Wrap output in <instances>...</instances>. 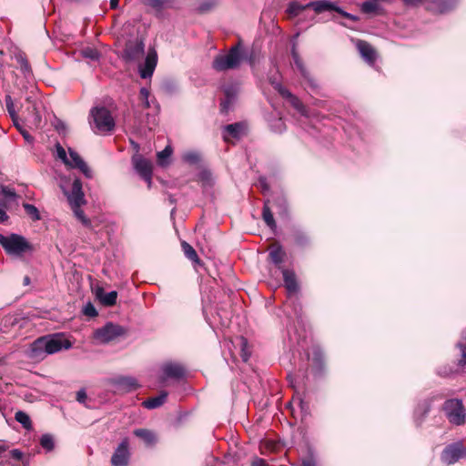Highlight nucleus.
Masks as SVG:
<instances>
[{
    "label": "nucleus",
    "mask_w": 466,
    "mask_h": 466,
    "mask_svg": "<svg viewBox=\"0 0 466 466\" xmlns=\"http://www.w3.org/2000/svg\"><path fill=\"white\" fill-rule=\"evenodd\" d=\"M72 347L71 342L61 333L42 336L30 344L28 357L35 360H42L46 356L55 354L63 349Z\"/></svg>",
    "instance_id": "obj_1"
},
{
    "label": "nucleus",
    "mask_w": 466,
    "mask_h": 466,
    "mask_svg": "<svg viewBox=\"0 0 466 466\" xmlns=\"http://www.w3.org/2000/svg\"><path fill=\"white\" fill-rule=\"evenodd\" d=\"M0 245L6 254L12 256H22L26 252L35 250L33 245L22 235L11 233L8 236L0 234Z\"/></svg>",
    "instance_id": "obj_2"
},
{
    "label": "nucleus",
    "mask_w": 466,
    "mask_h": 466,
    "mask_svg": "<svg viewBox=\"0 0 466 466\" xmlns=\"http://www.w3.org/2000/svg\"><path fill=\"white\" fill-rule=\"evenodd\" d=\"M242 46L238 44L232 46L226 55L217 56L212 67L217 71H227L238 68L242 61Z\"/></svg>",
    "instance_id": "obj_3"
},
{
    "label": "nucleus",
    "mask_w": 466,
    "mask_h": 466,
    "mask_svg": "<svg viewBox=\"0 0 466 466\" xmlns=\"http://www.w3.org/2000/svg\"><path fill=\"white\" fill-rule=\"evenodd\" d=\"M94 128L99 133L111 132L116 126L111 112L105 106L93 107L90 111Z\"/></svg>",
    "instance_id": "obj_4"
},
{
    "label": "nucleus",
    "mask_w": 466,
    "mask_h": 466,
    "mask_svg": "<svg viewBox=\"0 0 466 466\" xmlns=\"http://www.w3.org/2000/svg\"><path fill=\"white\" fill-rule=\"evenodd\" d=\"M127 328L113 322H107L102 328L95 330L94 338L100 343L106 344L119 337L127 335Z\"/></svg>",
    "instance_id": "obj_5"
},
{
    "label": "nucleus",
    "mask_w": 466,
    "mask_h": 466,
    "mask_svg": "<svg viewBox=\"0 0 466 466\" xmlns=\"http://www.w3.org/2000/svg\"><path fill=\"white\" fill-rule=\"evenodd\" d=\"M443 410L451 423L461 425L465 422V410L461 400H446L443 404Z\"/></svg>",
    "instance_id": "obj_6"
},
{
    "label": "nucleus",
    "mask_w": 466,
    "mask_h": 466,
    "mask_svg": "<svg viewBox=\"0 0 466 466\" xmlns=\"http://www.w3.org/2000/svg\"><path fill=\"white\" fill-rule=\"evenodd\" d=\"M311 11H313V15L320 14V1L309 2L306 5L292 2L287 8V13L290 17H299L304 13H309Z\"/></svg>",
    "instance_id": "obj_7"
},
{
    "label": "nucleus",
    "mask_w": 466,
    "mask_h": 466,
    "mask_svg": "<svg viewBox=\"0 0 466 466\" xmlns=\"http://www.w3.org/2000/svg\"><path fill=\"white\" fill-rule=\"evenodd\" d=\"M129 440L124 438L119 445L115 449L111 457L113 466H127L130 459Z\"/></svg>",
    "instance_id": "obj_8"
},
{
    "label": "nucleus",
    "mask_w": 466,
    "mask_h": 466,
    "mask_svg": "<svg viewBox=\"0 0 466 466\" xmlns=\"http://www.w3.org/2000/svg\"><path fill=\"white\" fill-rule=\"evenodd\" d=\"M161 370L163 374L159 378V382L162 384H165L169 379L175 380H182L186 375L185 368L182 365L174 362H167L164 364Z\"/></svg>",
    "instance_id": "obj_9"
},
{
    "label": "nucleus",
    "mask_w": 466,
    "mask_h": 466,
    "mask_svg": "<svg viewBox=\"0 0 466 466\" xmlns=\"http://www.w3.org/2000/svg\"><path fill=\"white\" fill-rule=\"evenodd\" d=\"M133 164L136 171L147 183V187H150L153 174L151 162L142 157H137L133 159Z\"/></svg>",
    "instance_id": "obj_10"
},
{
    "label": "nucleus",
    "mask_w": 466,
    "mask_h": 466,
    "mask_svg": "<svg viewBox=\"0 0 466 466\" xmlns=\"http://www.w3.org/2000/svg\"><path fill=\"white\" fill-rule=\"evenodd\" d=\"M140 2L148 12L157 17H162L166 9L174 7V0H140Z\"/></svg>",
    "instance_id": "obj_11"
},
{
    "label": "nucleus",
    "mask_w": 466,
    "mask_h": 466,
    "mask_svg": "<svg viewBox=\"0 0 466 466\" xmlns=\"http://www.w3.org/2000/svg\"><path fill=\"white\" fill-rule=\"evenodd\" d=\"M283 275L284 286L287 289L289 297L297 296L299 291V285L296 274L293 270L288 268H281Z\"/></svg>",
    "instance_id": "obj_12"
},
{
    "label": "nucleus",
    "mask_w": 466,
    "mask_h": 466,
    "mask_svg": "<svg viewBox=\"0 0 466 466\" xmlns=\"http://www.w3.org/2000/svg\"><path fill=\"white\" fill-rule=\"evenodd\" d=\"M463 456V451L460 444H451L447 446L441 456V461L451 465L458 461Z\"/></svg>",
    "instance_id": "obj_13"
},
{
    "label": "nucleus",
    "mask_w": 466,
    "mask_h": 466,
    "mask_svg": "<svg viewBox=\"0 0 466 466\" xmlns=\"http://www.w3.org/2000/svg\"><path fill=\"white\" fill-rule=\"evenodd\" d=\"M144 44L141 41L129 42L124 50L123 57L126 61L138 60L144 55Z\"/></svg>",
    "instance_id": "obj_14"
},
{
    "label": "nucleus",
    "mask_w": 466,
    "mask_h": 466,
    "mask_svg": "<svg viewBox=\"0 0 466 466\" xmlns=\"http://www.w3.org/2000/svg\"><path fill=\"white\" fill-rule=\"evenodd\" d=\"M66 165L73 168H78L87 178L92 177V171L87 166V164L83 160V158L78 155V153L70 148L68 163H66Z\"/></svg>",
    "instance_id": "obj_15"
},
{
    "label": "nucleus",
    "mask_w": 466,
    "mask_h": 466,
    "mask_svg": "<svg viewBox=\"0 0 466 466\" xmlns=\"http://www.w3.org/2000/svg\"><path fill=\"white\" fill-rule=\"evenodd\" d=\"M110 383L115 387L116 390L126 392L137 390L139 387L137 380L132 377L122 376L115 378L110 380Z\"/></svg>",
    "instance_id": "obj_16"
},
{
    "label": "nucleus",
    "mask_w": 466,
    "mask_h": 466,
    "mask_svg": "<svg viewBox=\"0 0 466 466\" xmlns=\"http://www.w3.org/2000/svg\"><path fill=\"white\" fill-rule=\"evenodd\" d=\"M67 199L71 208L76 207V205L82 206L86 203L82 191V183L79 179L74 180L71 192L67 194Z\"/></svg>",
    "instance_id": "obj_17"
},
{
    "label": "nucleus",
    "mask_w": 466,
    "mask_h": 466,
    "mask_svg": "<svg viewBox=\"0 0 466 466\" xmlns=\"http://www.w3.org/2000/svg\"><path fill=\"white\" fill-rule=\"evenodd\" d=\"M0 208L6 211L11 203H16L18 196L15 191L8 187H1Z\"/></svg>",
    "instance_id": "obj_18"
},
{
    "label": "nucleus",
    "mask_w": 466,
    "mask_h": 466,
    "mask_svg": "<svg viewBox=\"0 0 466 466\" xmlns=\"http://www.w3.org/2000/svg\"><path fill=\"white\" fill-rule=\"evenodd\" d=\"M357 48L362 58L369 64H373L376 60V52L374 48L366 41L359 40L356 44Z\"/></svg>",
    "instance_id": "obj_19"
},
{
    "label": "nucleus",
    "mask_w": 466,
    "mask_h": 466,
    "mask_svg": "<svg viewBox=\"0 0 466 466\" xmlns=\"http://www.w3.org/2000/svg\"><path fill=\"white\" fill-rule=\"evenodd\" d=\"M279 95L285 98L295 109L304 115L306 113L302 102L298 96L293 95L288 88L279 86Z\"/></svg>",
    "instance_id": "obj_20"
},
{
    "label": "nucleus",
    "mask_w": 466,
    "mask_h": 466,
    "mask_svg": "<svg viewBox=\"0 0 466 466\" xmlns=\"http://www.w3.org/2000/svg\"><path fill=\"white\" fill-rule=\"evenodd\" d=\"M157 66L156 55L148 54L146 57L145 63L139 67V74L142 78H148L153 75Z\"/></svg>",
    "instance_id": "obj_21"
},
{
    "label": "nucleus",
    "mask_w": 466,
    "mask_h": 466,
    "mask_svg": "<svg viewBox=\"0 0 466 466\" xmlns=\"http://www.w3.org/2000/svg\"><path fill=\"white\" fill-rule=\"evenodd\" d=\"M269 258L270 261L275 264L279 269H281V264L284 262L286 258V252L282 248L281 246L276 245L271 247L269 249Z\"/></svg>",
    "instance_id": "obj_22"
},
{
    "label": "nucleus",
    "mask_w": 466,
    "mask_h": 466,
    "mask_svg": "<svg viewBox=\"0 0 466 466\" xmlns=\"http://www.w3.org/2000/svg\"><path fill=\"white\" fill-rule=\"evenodd\" d=\"M96 295L104 306L111 307L116 303L117 292L115 290L106 293L103 289H97Z\"/></svg>",
    "instance_id": "obj_23"
},
{
    "label": "nucleus",
    "mask_w": 466,
    "mask_h": 466,
    "mask_svg": "<svg viewBox=\"0 0 466 466\" xmlns=\"http://www.w3.org/2000/svg\"><path fill=\"white\" fill-rule=\"evenodd\" d=\"M167 398V392L161 391L159 395L144 400L142 405H143V407H145L146 409H148V410L157 409V408L162 406L166 402Z\"/></svg>",
    "instance_id": "obj_24"
},
{
    "label": "nucleus",
    "mask_w": 466,
    "mask_h": 466,
    "mask_svg": "<svg viewBox=\"0 0 466 466\" xmlns=\"http://www.w3.org/2000/svg\"><path fill=\"white\" fill-rule=\"evenodd\" d=\"M292 57H293L294 64L296 65V66L299 70V72L301 73L302 76L308 81L309 86H311L312 88L317 87V86L314 85L312 83V80L309 78V73L306 70V68L302 63V60L300 59L299 54L296 52L295 48L292 49Z\"/></svg>",
    "instance_id": "obj_25"
},
{
    "label": "nucleus",
    "mask_w": 466,
    "mask_h": 466,
    "mask_svg": "<svg viewBox=\"0 0 466 466\" xmlns=\"http://www.w3.org/2000/svg\"><path fill=\"white\" fill-rule=\"evenodd\" d=\"M134 435L140 438L147 445L151 446L156 442V436L153 431L147 429H136Z\"/></svg>",
    "instance_id": "obj_26"
},
{
    "label": "nucleus",
    "mask_w": 466,
    "mask_h": 466,
    "mask_svg": "<svg viewBox=\"0 0 466 466\" xmlns=\"http://www.w3.org/2000/svg\"><path fill=\"white\" fill-rule=\"evenodd\" d=\"M269 200L265 201L262 210V218L265 223L272 229L275 230L277 228L276 221L273 218V214L268 206Z\"/></svg>",
    "instance_id": "obj_27"
},
{
    "label": "nucleus",
    "mask_w": 466,
    "mask_h": 466,
    "mask_svg": "<svg viewBox=\"0 0 466 466\" xmlns=\"http://www.w3.org/2000/svg\"><path fill=\"white\" fill-rule=\"evenodd\" d=\"M273 203L275 207L278 208V213L279 215L286 216L288 214V201L283 194H278L274 198Z\"/></svg>",
    "instance_id": "obj_28"
},
{
    "label": "nucleus",
    "mask_w": 466,
    "mask_h": 466,
    "mask_svg": "<svg viewBox=\"0 0 466 466\" xmlns=\"http://www.w3.org/2000/svg\"><path fill=\"white\" fill-rule=\"evenodd\" d=\"M173 153V148L167 145L162 151L157 152V163L161 167H167L169 164V158Z\"/></svg>",
    "instance_id": "obj_29"
},
{
    "label": "nucleus",
    "mask_w": 466,
    "mask_h": 466,
    "mask_svg": "<svg viewBox=\"0 0 466 466\" xmlns=\"http://www.w3.org/2000/svg\"><path fill=\"white\" fill-rule=\"evenodd\" d=\"M15 58L20 66V69L25 76L30 75L32 73L30 64L24 53L19 52L15 54Z\"/></svg>",
    "instance_id": "obj_30"
},
{
    "label": "nucleus",
    "mask_w": 466,
    "mask_h": 466,
    "mask_svg": "<svg viewBox=\"0 0 466 466\" xmlns=\"http://www.w3.org/2000/svg\"><path fill=\"white\" fill-rule=\"evenodd\" d=\"M181 248H182V250H183L185 256L189 260H191L192 262L197 263V264L199 263L200 260H199V258H198V256L197 254V251L195 250V248L190 244H188L186 241H182Z\"/></svg>",
    "instance_id": "obj_31"
},
{
    "label": "nucleus",
    "mask_w": 466,
    "mask_h": 466,
    "mask_svg": "<svg viewBox=\"0 0 466 466\" xmlns=\"http://www.w3.org/2000/svg\"><path fill=\"white\" fill-rule=\"evenodd\" d=\"M329 10H335L337 11L338 13L341 14L344 17H347V18H350L353 21H356L357 20V17L347 13V12H344L342 11L340 8L339 7H335L334 5L329 2V1H327V0H322V12L323 11H329Z\"/></svg>",
    "instance_id": "obj_32"
},
{
    "label": "nucleus",
    "mask_w": 466,
    "mask_h": 466,
    "mask_svg": "<svg viewBox=\"0 0 466 466\" xmlns=\"http://www.w3.org/2000/svg\"><path fill=\"white\" fill-rule=\"evenodd\" d=\"M244 125L242 123H234L225 127V130L235 138L240 137Z\"/></svg>",
    "instance_id": "obj_33"
},
{
    "label": "nucleus",
    "mask_w": 466,
    "mask_h": 466,
    "mask_svg": "<svg viewBox=\"0 0 466 466\" xmlns=\"http://www.w3.org/2000/svg\"><path fill=\"white\" fill-rule=\"evenodd\" d=\"M15 419L16 421L21 423L25 429L30 430L32 428V421L30 417L25 412L22 410L16 411L15 414Z\"/></svg>",
    "instance_id": "obj_34"
},
{
    "label": "nucleus",
    "mask_w": 466,
    "mask_h": 466,
    "mask_svg": "<svg viewBox=\"0 0 466 466\" xmlns=\"http://www.w3.org/2000/svg\"><path fill=\"white\" fill-rule=\"evenodd\" d=\"M239 343H240V348H241V358H242V360L244 362H247L250 356H251V351L249 350V346H248V339L244 337H240L239 338Z\"/></svg>",
    "instance_id": "obj_35"
},
{
    "label": "nucleus",
    "mask_w": 466,
    "mask_h": 466,
    "mask_svg": "<svg viewBox=\"0 0 466 466\" xmlns=\"http://www.w3.org/2000/svg\"><path fill=\"white\" fill-rule=\"evenodd\" d=\"M71 208L76 218L79 219L84 226L87 228L91 227V221L89 218L86 217L84 211L81 209V206L76 205V207H73Z\"/></svg>",
    "instance_id": "obj_36"
},
{
    "label": "nucleus",
    "mask_w": 466,
    "mask_h": 466,
    "mask_svg": "<svg viewBox=\"0 0 466 466\" xmlns=\"http://www.w3.org/2000/svg\"><path fill=\"white\" fill-rule=\"evenodd\" d=\"M23 207L26 212V214L34 220L37 221L41 219L40 213L37 208L29 203H24Z\"/></svg>",
    "instance_id": "obj_37"
},
{
    "label": "nucleus",
    "mask_w": 466,
    "mask_h": 466,
    "mask_svg": "<svg viewBox=\"0 0 466 466\" xmlns=\"http://www.w3.org/2000/svg\"><path fill=\"white\" fill-rule=\"evenodd\" d=\"M41 446L46 451H51L55 448L54 438L50 434H44L40 439Z\"/></svg>",
    "instance_id": "obj_38"
},
{
    "label": "nucleus",
    "mask_w": 466,
    "mask_h": 466,
    "mask_svg": "<svg viewBox=\"0 0 466 466\" xmlns=\"http://www.w3.org/2000/svg\"><path fill=\"white\" fill-rule=\"evenodd\" d=\"M83 57L90 59L92 61H97L100 57L99 52L91 47L85 48L81 51Z\"/></svg>",
    "instance_id": "obj_39"
},
{
    "label": "nucleus",
    "mask_w": 466,
    "mask_h": 466,
    "mask_svg": "<svg viewBox=\"0 0 466 466\" xmlns=\"http://www.w3.org/2000/svg\"><path fill=\"white\" fill-rule=\"evenodd\" d=\"M5 105H6L7 111H8L12 120L15 121L17 119V115L15 110L13 99H12L11 96H9V95H7L5 96Z\"/></svg>",
    "instance_id": "obj_40"
},
{
    "label": "nucleus",
    "mask_w": 466,
    "mask_h": 466,
    "mask_svg": "<svg viewBox=\"0 0 466 466\" xmlns=\"http://www.w3.org/2000/svg\"><path fill=\"white\" fill-rule=\"evenodd\" d=\"M216 5H217L216 0H208V1L203 2L198 7V12L199 14H204V13L209 12L216 6Z\"/></svg>",
    "instance_id": "obj_41"
},
{
    "label": "nucleus",
    "mask_w": 466,
    "mask_h": 466,
    "mask_svg": "<svg viewBox=\"0 0 466 466\" xmlns=\"http://www.w3.org/2000/svg\"><path fill=\"white\" fill-rule=\"evenodd\" d=\"M378 9V5L375 2L366 1L361 5V11L366 14L373 13Z\"/></svg>",
    "instance_id": "obj_42"
},
{
    "label": "nucleus",
    "mask_w": 466,
    "mask_h": 466,
    "mask_svg": "<svg viewBox=\"0 0 466 466\" xmlns=\"http://www.w3.org/2000/svg\"><path fill=\"white\" fill-rule=\"evenodd\" d=\"M139 94H140V98H141L144 107L148 108L150 106L149 100H148L149 91L147 88L142 87L140 89Z\"/></svg>",
    "instance_id": "obj_43"
},
{
    "label": "nucleus",
    "mask_w": 466,
    "mask_h": 466,
    "mask_svg": "<svg viewBox=\"0 0 466 466\" xmlns=\"http://www.w3.org/2000/svg\"><path fill=\"white\" fill-rule=\"evenodd\" d=\"M183 160L189 164H196L199 160V156L194 152H188L184 154Z\"/></svg>",
    "instance_id": "obj_44"
},
{
    "label": "nucleus",
    "mask_w": 466,
    "mask_h": 466,
    "mask_svg": "<svg viewBox=\"0 0 466 466\" xmlns=\"http://www.w3.org/2000/svg\"><path fill=\"white\" fill-rule=\"evenodd\" d=\"M300 466H318V461L311 453L302 460Z\"/></svg>",
    "instance_id": "obj_45"
},
{
    "label": "nucleus",
    "mask_w": 466,
    "mask_h": 466,
    "mask_svg": "<svg viewBox=\"0 0 466 466\" xmlns=\"http://www.w3.org/2000/svg\"><path fill=\"white\" fill-rule=\"evenodd\" d=\"M56 153H57V157L66 164V163H68V157L66 156V150L64 149V147L60 145V144H57L56 145Z\"/></svg>",
    "instance_id": "obj_46"
},
{
    "label": "nucleus",
    "mask_w": 466,
    "mask_h": 466,
    "mask_svg": "<svg viewBox=\"0 0 466 466\" xmlns=\"http://www.w3.org/2000/svg\"><path fill=\"white\" fill-rule=\"evenodd\" d=\"M84 313L86 315V316H89V317H95L97 315V311L96 309H95L94 305L91 304V303H87L85 308H84Z\"/></svg>",
    "instance_id": "obj_47"
},
{
    "label": "nucleus",
    "mask_w": 466,
    "mask_h": 466,
    "mask_svg": "<svg viewBox=\"0 0 466 466\" xmlns=\"http://www.w3.org/2000/svg\"><path fill=\"white\" fill-rule=\"evenodd\" d=\"M461 350V359L459 360V365L464 366L466 364V346L461 343L457 345Z\"/></svg>",
    "instance_id": "obj_48"
},
{
    "label": "nucleus",
    "mask_w": 466,
    "mask_h": 466,
    "mask_svg": "<svg viewBox=\"0 0 466 466\" xmlns=\"http://www.w3.org/2000/svg\"><path fill=\"white\" fill-rule=\"evenodd\" d=\"M233 103L232 98H226L220 103V110L222 113H228L231 104Z\"/></svg>",
    "instance_id": "obj_49"
},
{
    "label": "nucleus",
    "mask_w": 466,
    "mask_h": 466,
    "mask_svg": "<svg viewBox=\"0 0 466 466\" xmlns=\"http://www.w3.org/2000/svg\"><path fill=\"white\" fill-rule=\"evenodd\" d=\"M10 455L13 459H15L16 461H22L24 458V453L18 449L12 450L10 451Z\"/></svg>",
    "instance_id": "obj_50"
},
{
    "label": "nucleus",
    "mask_w": 466,
    "mask_h": 466,
    "mask_svg": "<svg viewBox=\"0 0 466 466\" xmlns=\"http://www.w3.org/2000/svg\"><path fill=\"white\" fill-rule=\"evenodd\" d=\"M87 399V395L86 393V390L84 389L78 390L76 392V400L80 403H84L86 400Z\"/></svg>",
    "instance_id": "obj_51"
},
{
    "label": "nucleus",
    "mask_w": 466,
    "mask_h": 466,
    "mask_svg": "<svg viewBox=\"0 0 466 466\" xmlns=\"http://www.w3.org/2000/svg\"><path fill=\"white\" fill-rule=\"evenodd\" d=\"M225 95L226 98H232V101H234L235 96L237 95V91L233 87H227L225 89Z\"/></svg>",
    "instance_id": "obj_52"
},
{
    "label": "nucleus",
    "mask_w": 466,
    "mask_h": 466,
    "mask_svg": "<svg viewBox=\"0 0 466 466\" xmlns=\"http://www.w3.org/2000/svg\"><path fill=\"white\" fill-rule=\"evenodd\" d=\"M251 466H269L264 459L256 457L252 462Z\"/></svg>",
    "instance_id": "obj_53"
},
{
    "label": "nucleus",
    "mask_w": 466,
    "mask_h": 466,
    "mask_svg": "<svg viewBox=\"0 0 466 466\" xmlns=\"http://www.w3.org/2000/svg\"><path fill=\"white\" fill-rule=\"evenodd\" d=\"M200 178L202 181L208 182L211 179V174L208 171H202L200 173Z\"/></svg>",
    "instance_id": "obj_54"
},
{
    "label": "nucleus",
    "mask_w": 466,
    "mask_h": 466,
    "mask_svg": "<svg viewBox=\"0 0 466 466\" xmlns=\"http://www.w3.org/2000/svg\"><path fill=\"white\" fill-rule=\"evenodd\" d=\"M19 131L26 141H28V142L33 141V137L29 135V133L26 130L20 128Z\"/></svg>",
    "instance_id": "obj_55"
},
{
    "label": "nucleus",
    "mask_w": 466,
    "mask_h": 466,
    "mask_svg": "<svg viewBox=\"0 0 466 466\" xmlns=\"http://www.w3.org/2000/svg\"><path fill=\"white\" fill-rule=\"evenodd\" d=\"M269 82H270L271 86L274 87V89H275L276 91H278V93H279V86H280V87H285L283 85H281L279 82H278V81H276V80H272V79H270V81H269Z\"/></svg>",
    "instance_id": "obj_56"
},
{
    "label": "nucleus",
    "mask_w": 466,
    "mask_h": 466,
    "mask_svg": "<svg viewBox=\"0 0 466 466\" xmlns=\"http://www.w3.org/2000/svg\"><path fill=\"white\" fill-rule=\"evenodd\" d=\"M8 219L6 211L0 208V223H4Z\"/></svg>",
    "instance_id": "obj_57"
},
{
    "label": "nucleus",
    "mask_w": 466,
    "mask_h": 466,
    "mask_svg": "<svg viewBox=\"0 0 466 466\" xmlns=\"http://www.w3.org/2000/svg\"><path fill=\"white\" fill-rule=\"evenodd\" d=\"M313 11L309 12V13H304L301 16H299V19H304V18H309V19H313L316 17L317 15H313Z\"/></svg>",
    "instance_id": "obj_58"
},
{
    "label": "nucleus",
    "mask_w": 466,
    "mask_h": 466,
    "mask_svg": "<svg viewBox=\"0 0 466 466\" xmlns=\"http://www.w3.org/2000/svg\"><path fill=\"white\" fill-rule=\"evenodd\" d=\"M451 7L444 2L441 3V6L439 7V11L441 13L447 12Z\"/></svg>",
    "instance_id": "obj_59"
},
{
    "label": "nucleus",
    "mask_w": 466,
    "mask_h": 466,
    "mask_svg": "<svg viewBox=\"0 0 466 466\" xmlns=\"http://www.w3.org/2000/svg\"><path fill=\"white\" fill-rule=\"evenodd\" d=\"M423 0H403L404 4L407 5H415Z\"/></svg>",
    "instance_id": "obj_60"
},
{
    "label": "nucleus",
    "mask_w": 466,
    "mask_h": 466,
    "mask_svg": "<svg viewBox=\"0 0 466 466\" xmlns=\"http://www.w3.org/2000/svg\"><path fill=\"white\" fill-rule=\"evenodd\" d=\"M119 0H110V7L112 9H116L118 6Z\"/></svg>",
    "instance_id": "obj_61"
},
{
    "label": "nucleus",
    "mask_w": 466,
    "mask_h": 466,
    "mask_svg": "<svg viewBox=\"0 0 466 466\" xmlns=\"http://www.w3.org/2000/svg\"><path fill=\"white\" fill-rule=\"evenodd\" d=\"M260 184H261L262 189L264 191L268 190L269 187H268V185L267 184L266 180H264V179L260 180Z\"/></svg>",
    "instance_id": "obj_62"
},
{
    "label": "nucleus",
    "mask_w": 466,
    "mask_h": 466,
    "mask_svg": "<svg viewBox=\"0 0 466 466\" xmlns=\"http://www.w3.org/2000/svg\"><path fill=\"white\" fill-rule=\"evenodd\" d=\"M7 450V446L4 443H0V457Z\"/></svg>",
    "instance_id": "obj_63"
},
{
    "label": "nucleus",
    "mask_w": 466,
    "mask_h": 466,
    "mask_svg": "<svg viewBox=\"0 0 466 466\" xmlns=\"http://www.w3.org/2000/svg\"><path fill=\"white\" fill-rule=\"evenodd\" d=\"M423 406H424V414H426L430 410V404L428 403V401H425L423 403Z\"/></svg>",
    "instance_id": "obj_64"
}]
</instances>
